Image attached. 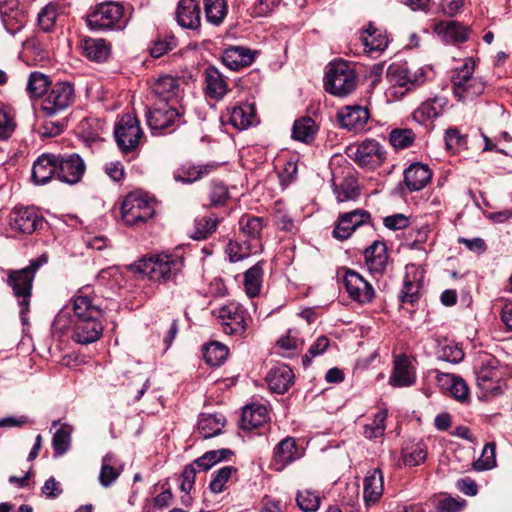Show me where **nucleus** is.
Masks as SVG:
<instances>
[{
    "label": "nucleus",
    "instance_id": "29",
    "mask_svg": "<svg viewBox=\"0 0 512 512\" xmlns=\"http://www.w3.org/2000/svg\"><path fill=\"white\" fill-rule=\"evenodd\" d=\"M415 382L411 363L405 355H399L394 360L393 373L390 383L395 387L410 386Z\"/></svg>",
    "mask_w": 512,
    "mask_h": 512
},
{
    "label": "nucleus",
    "instance_id": "6",
    "mask_svg": "<svg viewBox=\"0 0 512 512\" xmlns=\"http://www.w3.org/2000/svg\"><path fill=\"white\" fill-rule=\"evenodd\" d=\"M146 121L152 131H163L185 123L184 109L181 105L159 103L146 113Z\"/></svg>",
    "mask_w": 512,
    "mask_h": 512
},
{
    "label": "nucleus",
    "instance_id": "42",
    "mask_svg": "<svg viewBox=\"0 0 512 512\" xmlns=\"http://www.w3.org/2000/svg\"><path fill=\"white\" fill-rule=\"evenodd\" d=\"M361 38L364 46L368 48L369 52H382L388 46L387 36L372 24L368 25Z\"/></svg>",
    "mask_w": 512,
    "mask_h": 512
},
{
    "label": "nucleus",
    "instance_id": "56",
    "mask_svg": "<svg viewBox=\"0 0 512 512\" xmlns=\"http://www.w3.org/2000/svg\"><path fill=\"white\" fill-rule=\"evenodd\" d=\"M296 502L304 512L316 511L320 506V498L311 490H302L297 493Z\"/></svg>",
    "mask_w": 512,
    "mask_h": 512
},
{
    "label": "nucleus",
    "instance_id": "54",
    "mask_svg": "<svg viewBox=\"0 0 512 512\" xmlns=\"http://www.w3.org/2000/svg\"><path fill=\"white\" fill-rule=\"evenodd\" d=\"M484 86V82L480 78L473 76L463 87L458 88L454 94L459 100H465L482 94Z\"/></svg>",
    "mask_w": 512,
    "mask_h": 512
},
{
    "label": "nucleus",
    "instance_id": "25",
    "mask_svg": "<svg viewBox=\"0 0 512 512\" xmlns=\"http://www.w3.org/2000/svg\"><path fill=\"white\" fill-rule=\"evenodd\" d=\"M176 19L181 27L187 29H198L201 16L200 7L196 0H180L177 6Z\"/></svg>",
    "mask_w": 512,
    "mask_h": 512
},
{
    "label": "nucleus",
    "instance_id": "48",
    "mask_svg": "<svg viewBox=\"0 0 512 512\" xmlns=\"http://www.w3.org/2000/svg\"><path fill=\"white\" fill-rule=\"evenodd\" d=\"M71 427L67 424L61 425V427L54 433L52 438V446L54 454L61 456L65 454L70 448L71 442Z\"/></svg>",
    "mask_w": 512,
    "mask_h": 512
},
{
    "label": "nucleus",
    "instance_id": "14",
    "mask_svg": "<svg viewBox=\"0 0 512 512\" xmlns=\"http://www.w3.org/2000/svg\"><path fill=\"white\" fill-rule=\"evenodd\" d=\"M184 81L176 76L164 75L159 77L152 86L153 93L162 101L180 105L184 93Z\"/></svg>",
    "mask_w": 512,
    "mask_h": 512
},
{
    "label": "nucleus",
    "instance_id": "28",
    "mask_svg": "<svg viewBox=\"0 0 512 512\" xmlns=\"http://www.w3.org/2000/svg\"><path fill=\"white\" fill-rule=\"evenodd\" d=\"M254 61V54L250 49L241 46H230L222 54L223 64L231 70L251 65Z\"/></svg>",
    "mask_w": 512,
    "mask_h": 512
},
{
    "label": "nucleus",
    "instance_id": "22",
    "mask_svg": "<svg viewBox=\"0 0 512 512\" xmlns=\"http://www.w3.org/2000/svg\"><path fill=\"white\" fill-rule=\"evenodd\" d=\"M53 176L57 177V158L54 153H44L33 163L32 180L36 185L47 184Z\"/></svg>",
    "mask_w": 512,
    "mask_h": 512
},
{
    "label": "nucleus",
    "instance_id": "47",
    "mask_svg": "<svg viewBox=\"0 0 512 512\" xmlns=\"http://www.w3.org/2000/svg\"><path fill=\"white\" fill-rule=\"evenodd\" d=\"M240 230L250 238H260L265 226L263 217L243 215L239 220Z\"/></svg>",
    "mask_w": 512,
    "mask_h": 512
},
{
    "label": "nucleus",
    "instance_id": "11",
    "mask_svg": "<svg viewBox=\"0 0 512 512\" xmlns=\"http://www.w3.org/2000/svg\"><path fill=\"white\" fill-rule=\"evenodd\" d=\"M57 179L63 183L74 185L81 181L86 164L77 153L56 154Z\"/></svg>",
    "mask_w": 512,
    "mask_h": 512
},
{
    "label": "nucleus",
    "instance_id": "50",
    "mask_svg": "<svg viewBox=\"0 0 512 512\" xmlns=\"http://www.w3.org/2000/svg\"><path fill=\"white\" fill-rule=\"evenodd\" d=\"M49 84L48 76L40 72H32L27 82V91L31 97L45 96Z\"/></svg>",
    "mask_w": 512,
    "mask_h": 512
},
{
    "label": "nucleus",
    "instance_id": "19",
    "mask_svg": "<svg viewBox=\"0 0 512 512\" xmlns=\"http://www.w3.org/2000/svg\"><path fill=\"white\" fill-rule=\"evenodd\" d=\"M477 386L486 394L497 395L501 393L498 385L500 374L494 365V360L481 362L479 367L475 368Z\"/></svg>",
    "mask_w": 512,
    "mask_h": 512
},
{
    "label": "nucleus",
    "instance_id": "17",
    "mask_svg": "<svg viewBox=\"0 0 512 512\" xmlns=\"http://www.w3.org/2000/svg\"><path fill=\"white\" fill-rule=\"evenodd\" d=\"M370 118L367 108L353 105L345 106L337 112L340 126L348 131H362Z\"/></svg>",
    "mask_w": 512,
    "mask_h": 512
},
{
    "label": "nucleus",
    "instance_id": "23",
    "mask_svg": "<svg viewBox=\"0 0 512 512\" xmlns=\"http://www.w3.org/2000/svg\"><path fill=\"white\" fill-rule=\"evenodd\" d=\"M204 91L209 98L219 101L229 91L228 83L223 74L214 66H209L204 71Z\"/></svg>",
    "mask_w": 512,
    "mask_h": 512
},
{
    "label": "nucleus",
    "instance_id": "45",
    "mask_svg": "<svg viewBox=\"0 0 512 512\" xmlns=\"http://www.w3.org/2000/svg\"><path fill=\"white\" fill-rule=\"evenodd\" d=\"M427 457V451L422 443L407 445L402 450L403 463L406 466L414 467L422 464Z\"/></svg>",
    "mask_w": 512,
    "mask_h": 512
},
{
    "label": "nucleus",
    "instance_id": "4",
    "mask_svg": "<svg viewBox=\"0 0 512 512\" xmlns=\"http://www.w3.org/2000/svg\"><path fill=\"white\" fill-rule=\"evenodd\" d=\"M46 262L47 257L41 255L25 268L8 271L7 284L12 288L14 295L20 299L21 314L28 310L35 273Z\"/></svg>",
    "mask_w": 512,
    "mask_h": 512
},
{
    "label": "nucleus",
    "instance_id": "58",
    "mask_svg": "<svg viewBox=\"0 0 512 512\" xmlns=\"http://www.w3.org/2000/svg\"><path fill=\"white\" fill-rule=\"evenodd\" d=\"M450 380V393L458 401L464 402L469 398V388L464 379L458 376L446 375Z\"/></svg>",
    "mask_w": 512,
    "mask_h": 512
},
{
    "label": "nucleus",
    "instance_id": "55",
    "mask_svg": "<svg viewBox=\"0 0 512 512\" xmlns=\"http://www.w3.org/2000/svg\"><path fill=\"white\" fill-rule=\"evenodd\" d=\"M334 193L339 202H346L355 200L359 196V189L354 180L345 179L334 187Z\"/></svg>",
    "mask_w": 512,
    "mask_h": 512
},
{
    "label": "nucleus",
    "instance_id": "20",
    "mask_svg": "<svg viewBox=\"0 0 512 512\" xmlns=\"http://www.w3.org/2000/svg\"><path fill=\"white\" fill-rule=\"evenodd\" d=\"M222 118L238 130L247 129L256 119L255 106L248 102L233 105L227 108Z\"/></svg>",
    "mask_w": 512,
    "mask_h": 512
},
{
    "label": "nucleus",
    "instance_id": "34",
    "mask_svg": "<svg viewBox=\"0 0 512 512\" xmlns=\"http://www.w3.org/2000/svg\"><path fill=\"white\" fill-rule=\"evenodd\" d=\"M421 279L418 276V272L407 271L403 285L399 293V300L401 303H409L414 305L420 298Z\"/></svg>",
    "mask_w": 512,
    "mask_h": 512
},
{
    "label": "nucleus",
    "instance_id": "30",
    "mask_svg": "<svg viewBox=\"0 0 512 512\" xmlns=\"http://www.w3.org/2000/svg\"><path fill=\"white\" fill-rule=\"evenodd\" d=\"M318 130L319 126L312 117L303 116L295 120L292 127V138L310 144L314 141Z\"/></svg>",
    "mask_w": 512,
    "mask_h": 512
},
{
    "label": "nucleus",
    "instance_id": "15",
    "mask_svg": "<svg viewBox=\"0 0 512 512\" xmlns=\"http://www.w3.org/2000/svg\"><path fill=\"white\" fill-rule=\"evenodd\" d=\"M344 285L349 296L360 304L370 303L375 297V290L359 273L347 270Z\"/></svg>",
    "mask_w": 512,
    "mask_h": 512
},
{
    "label": "nucleus",
    "instance_id": "64",
    "mask_svg": "<svg viewBox=\"0 0 512 512\" xmlns=\"http://www.w3.org/2000/svg\"><path fill=\"white\" fill-rule=\"evenodd\" d=\"M71 325V320L68 312L60 311L52 323V331L54 334L63 335L68 331Z\"/></svg>",
    "mask_w": 512,
    "mask_h": 512
},
{
    "label": "nucleus",
    "instance_id": "36",
    "mask_svg": "<svg viewBox=\"0 0 512 512\" xmlns=\"http://www.w3.org/2000/svg\"><path fill=\"white\" fill-rule=\"evenodd\" d=\"M65 13V7L59 2H49L38 13V25L44 32H51L57 19Z\"/></svg>",
    "mask_w": 512,
    "mask_h": 512
},
{
    "label": "nucleus",
    "instance_id": "40",
    "mask_svg": "<svg viewBox=\"0 0 512 512\" xmlns=\"http://www.w3.org/2000/svg\"><path fill=\"white\" fill-rule=\"evenodd\" d=\"M178 45L177 38L169 32L158 33L151 41L149 53L153 58H160L168 52L174 50Z\"/></svg>",
    "mask_w": 512,
    "mask_h": 512
},
{
    "label": "nucleus",
    "instance_id": "5",
    "mask_svg": "<svg viewBox=\"0 0 512 512\" xmlns=\"http://www.w3.org/2000/svg\"><path fill=\"white\" fill-rule=\"evenodd\" d=\"M92 30H122L126 26L124 7L117 2L101 3L87 16Z\"/></svg>",
    "mask_w": 512,
    "mask_h": 512
},
{
    "label": "nucleus",
    "instance_id": "13",
    "mask_svg": "<svg viewBox=\"0 0 512 512\" xmlns=\"http://www.w3.org/2000/svg\"><path fill=\"white\" fill-rule=\"evenodd\" d=\"M44 218L33 206L15 207L9 215V224L12 230L32 234L43 225Z\"/></svg>",
    "mask_w": 512,
    "mask_h": 512
},
{
    "label": "nucleus",
    "instance_id": "35",
    "mask_svg": "<svg viewBox=\"0 0 512 512\" xmlns=\"http://www.w3.org/2000/svg\"><path fill=\"white\" fill-rule=\"evenodd\" d=\"M364 491L363 496L365 502H376L383 493V476L380 469H373L369 471L364 478Z\"/></svg>",
    "mask_w": 512,
    "mask_h": 512
},
{
    "label": "nucleus",
    "instance_id": "63",
    "mask_svg": "<svg viewBox=\"0 0 512 512\" xmlns=\"http://www.w3.org/2000/svg\"><path fill=\"white\" fill-rule=\"evenodd\" d=\"M439 359L450 363H458L463 357V351L454 345H444L438 354Z\"/></svg>",
    "mask_w": 512,
    "mask_h": 512
},
{
    "label": "nucleus",
    "instance_id": "3",
    "mask_svg": "<svg viewBox=\"0 0 512 512\" xmlns=\"http://www.w3.org/2000/svg\"><path fill=\"white\" fill-rule=\"evenodd\" d=\"M358 79L353 66L345 60H336L329 64L324 77V88L337 97L350 95L357 87Z\"/></svg>",
    "mask_w": 512,
    "mask_h": 512
},
{
    "label": "nucleus",
    "instance_id": "10",
    "mask_svg": "<svg viewBox=\"0 0 512 512\" xmlns=\"http://www.w3.org/2000/svg\"><path fill=\"white\" fill-rule=\"evenodd\" d=\"M114 135L118 147L121 151L127 153L137 147L143 132L137 118L134 115L125 114L117 122Z\"/></svg>",
    "mask_w": 512,
    "mask_h": 512
},
{
    "label": "nucleus",
    "instance_id": "32",
    "mask_svg": "<svg viewBox=\"0 0 512 512\" xmlns=\"http://www.w3.org/2000/svg\"><path fill=\"white\" fill-rule=\"evenodd\" d=\"M446 105L444 97H434L424 101L414 112L413 118L419 123L437 118Z\"/></svg>",
    "mask_w": 512,
    "mask_h": 512
},
{
    "label": "nucleus",
    "instance_id": "61",
    "mask_svg": "<svg viewBox=\"0 0 512 512\" xmlns=\"http://www.w3.org/2000/svg\"><path fill=\"white\" fill-rule=\"evenodd\" d=\"M236 471L233 466H225L218 470L215 477L210 482V490L213 493H221L224 490L225 483L231 477L232 472Z\"/></svg>",
    "mask_w": 512,
    "mask_h": 512
},
{
    "label": "nucleus",
    "instance_id": "2",
    "mask_svg": "<svg viewBox=\"0 0 512 512\" xmlns=\"http://www.w3.org/2000/svg\"><path fill=\"white\" fill-rule=\"evenodd\" d=\"M183 268V256L168 252L145 256L131 266L134 272L143 274L159 284L176 283L182 275Z\"/></svg>",
    "mask_w": 512,
    "mask_h": 512
},
{
    "label": "nucleus",
    "instance_id": "26",
    "mask_svg": "<svg viewBox=\"0 0 512 512\" xmlns=\"http://www.w3.org/2000/svg\"><path fill=\"white\" fill-rule=\"evenodd\" d=\"M365 263L370 272L382 274L388 263L387 247L384 242L376 240L364 252Z\"/></svg>",
    "mask_w": 512,
    "mask_h": 512
},
{
    "label": "nucleus",
    "instance_id": "7",
    "mask_svg": "<svg viewBox=\"0 0 512 512\" xmlns=\"http://www.w3.org/2000/svg\"><path fill=\"white\" fill-rule=\"evenodd\" d=\"M75 100L74 85L70 82H57L44 96L41 110L47 117H53L68 109Z\"/></svg>",
    "mask_w": 512,
    "mask_h": 512
},
{
    "label": "nucleus",
    "instance_id": "39",
    "mask_svg": "<svg viewBox=\"0 0 512 512\" xmlns=\"http://www.w3.org/2000/svg\"><path fill=\"white\" fill-rule=\"evenodd\" d=\"M263 261L257 262L244 274V287L248 297L253 298L260 294L263 280Z\"/></svg>",
    "mask_w": 512,
    "mask_h": 512
},
{
    "label": "nucleus",
    "instance_id": "46",
    "mask_svg": "<svg viewBox=\"0 0 512 512\" xmlns=\"http://www.w3.org/2000/svg\"><path fill=\"white\" fill-rule=\"evenodd\" d=\"M228 348L219 343L211 342L204 347L203 357L210 366H220L228 356Z\"/></svg>",
    "mask_w": 512,
    "mask_h": 512
},
{
    "label": "nucleus",
    "instance_id": "8",
    "mask_svg": "<svg viewBox=\"0 0 512 512\" xmlns=\"http://www.w3.org/2000/svg\"><path fill=\"white\" fill-rule=\"evenodd\" d=\"M346 154L360 167L374 169L386 159V151L375 139H366L360 144L347 147Z\"/></svg>",
    "mask_w": 512,
    "mask_h": 512
},
{
    "label": "nucleus",
    "instance_id": "31",
    "mask_svg": "<svg viewBox=\"0 0 512 512\" xmlns=\"http://www.w3.org/2000/svg\"><path fill=\"white\" fill-rule=\"evenodd\" d=\"M83 55L94 62H104L110 55L111 47L102 38L86 37L82 40Z\"/></svg>",
    "mask_w": 512,
    "mask_h": 512
},
{
    "label": "nucleus",
    "instance_id": "24",
    "mask_svg": "<svg viewBox=\"0 0 512 512\" xmlns=\"http://www.w3.org/2000/svg\"><path fill=\"white\" fill-rule=\"evenodd\" d=\"M266 382L271 391L283 394L293 385L294 373L288 365H277L268 372Z\"/></svg>",
    "mask_w": 512,
    "mask_h": 512
},
{
    "label": "nucleus",
    "instance_id": "38",
    "mask_svg": "<svg viewBox=\"0 0 512 512\" xmlns=\"http://www.w3.org/2000/svg\"><path fill=\"white\" fill-rule=\"evenodd\" d=\"M269 420V413L265 406L246 407L242 413V428L245 430L256 429Z\"/></svg>",
    "mask_w": 512,
    "mask_h": 512
},
{
    "label": "nucleus",
    "instance_id": "53",
    "mask_svg": "<svg viewBox=\"0 0 512 512\" xmlns=\"http://www.w3.org/2000/svg\"><path fill=\"white\" fill-rule=\"evenodd\" d=\"M445 145L446 149L451 153H457L467 145V135L461 134V132L451 127L445 131Z\"/></svg>",
    "mask_w": 512,
    "mask_h": 512
},
{
    "label": "nucleus",
    "instance_id": "57",
    "mask_svg": "<svg viewBox=\"0 0 512 512\" xmlns=\"http://www.w3.org/2000/svg\"><path fill=\"white\" fill-rule=\"evenodd\" d=\"M386 411H379L374 416L371 423L364 426V435L368 439L381 437L385 431Z\"/></svg>",
    "mask_w": 512,
    "mask_h": 512
},
{
    "label": "nucleus",
    "instance_id": "59",
    "mask_svg": "<svg viewBox=\"0 0 512 512\" xmlns=\"http://www.w3.org/2000/svg\"><path fill=\"white\" fill-rule=\"evenodd\" d=\"M209 197L210 206H223L229 199L228 188L222 182L214 181L211 184V191Z\"/></svg>",
    "mask_w": 512,
    "mask_h": 512
},
{
    "label": "nucleus",
    "instance_id": "12",
    "mask_svg": "<svg viewBox=\"0 0 512 512\" xmlns=\"http://www.w3.org/2000/svg\"><path fill=\"white\" fill-rule=\"evenodd\" d=\"M218 318L223 331L229 335L241 336L246 331V310L237 302H230L219 310Z\"/></svg>",
    "mask_w": 512,
    "mask_h": 512
},
{
    "label": "nucleus",
    "instance_id": "37",
    "mask_svg": "<svg viewBox=\"0 0 512 512\" xmlns=\"http://www.w3.org/2000/svg\"><path fill=\"white\" fill-rule=\"evenodd\" d=\"M217 168L214 164L183 165L174 173V179L185 184L193 183L211 173Z\"/></svg>",
    "mask_w": 512,
    "mask_h": 512
},
{
    "label": "nucleus",
    "instance_id": "33",
    "mask_svg": "<svg viewBox=\"0 0 512 512\" xmlns=\"http://www.w3.org/2000/svg\"><path fill=\"white\" fill-rule=\"evenodd\" d=\"M298 457V448L294 438L286 437L274 448V461L279 465L278 470L283 469Z\"/></svg>",
    "mask_w": 512,
    "mask_h": 512
},
{
    "label": "nucleus",
    "instance_id": "51",
    "mask_svg": "<svg viewBox=\"0 0 512 512\" xmlns=\"http://www.w3.org/2000/svg\"><path fill=\"white\" fill-rule=\"evenodd\" d=\"M474 69L475 62L472 58L465 59L463 65L456 69L451 77L454 93L473 77Z\"/></svg>",
    "mask_w": 512,
    "mask_h": 512
},
{
    "label": "nucleus",
    "instance_id": "43",
    "mask_svg": "<svg viewBox=\"0 0 512 512\" xmlns=\"http://www.w3.org/2000/svg\"><path fill=\"white\" fill-rule=\"evenodd\" d=\"M204 11L207 22L219 26L227 14L225 0H204Z\"/></svg>",
    "mask_w": 512,
    "mask_h": 512
},
{
    "label": "nucleus",
    "instance_id": "21",
    "mask_svg": "<svg viewBox=\"0 0 512 512\" xmlns=\"http://www.w3.org/2000/svg\"><path fill=\"white\" fill-rule=\"evenodd\" d=\"M388 75L391 82L406 87L407 90L416 85H420L425 80V74L422 69L412 71L407 64H392L388 68Z\"/></svg>",
    "mask_w": 512,
    "mask_h": 512
},
{
    "label": "nucleus",
    "instance_id": "1",
    "mask_svg": "<svg viewBox=\"0 0 512 512\" xmlns=\"http://www.w3.org/2000/svg\"><path fill=\"white\" fill-rule=\"evenodd\" d=\"M71 302L76 318L73 340L80 344H90L99 340L104 330V312L98 297L89 287H84L78 290Z\"/></svg>",
    "mask_w": 512,
    "mask_h": 512
},
{
    "label": "nucleus",
    "instance_id": "49",
    "mask_svg": "<svg viewBox=\"0 0 512 512\" xmlns=\"http://www.w3.org/2000/svg\"><path fill=\"white\" fill-rule=\"evenodd\" d=\"M416 135L409 128H396L389 134V141L396 149H406L415 142Z\"/></svg>",
    "mask_w": 512,
    "mask_h": 512
},
{
    "label": "nucleus",
    "instance_id": "9",
    "mask_svg": "<svg viewBox=\"0 0 512 512\" xmlns=\"http://www.w3.org/2000/svg\"><path fill=\"white\" fill-rule=\"evenodd\" d=\"M154 213V208L147 199L133 193L127 195L121 204L122 219L130 226L144 224Z\"/></svg>",
    "mask_w": 512,
    "mask_h": 512
},
{
    "label": "nucleus",
    "instance_id": "62",
    "mask_svg": "<svg viewBox=\"0 0 512 512\" xmlns=\"http://www.w3.org/2000/svg\"><path fill=\"white\" fill-rule=\"evenodd\" d=\"M66 128L65 120H46L41 125L39 133L42 137H55L60 135Z\"/></svg>",
    "mask_w": 512,
    "mask_h": 512
},
{
    "label": "nucleus",
    "instance_id": "60",
    "mask_svg": "<svg viewBox=\"0 0 512 512\" xmlns=\"http://www.w3.org/2000/svg\"><path fill=\"white\" fill-rule=\"evenodd\" d=\"M329 344V339L326 336L318 337L317 340L310 346L308 352L303 356V365L308 366L314 357L323 354L329 347Z\"/></svg>",
    "mask_w": 512,
    "mask_h": 512
},
{
    "label": "nucleus",
    "instance_id": "44",
    "mask_svg": "<svg viewBox=\"0 0 512 512\" xmlns=\"http://www.w3.org/2000/svg\"><path fill=\"white\" fill-rule=\"evenodd\" d=\"M112 460V454H106L102 458V465L98 476V480L100 485L105 488L112 486L122 472L120 468L112 465Z\"/></svg>",
    "mask_w": 512,
    "mask_h": 512
},
{
    "label": "nucleus",
    "instance_id": "41",
    "mask_svg": "<svg viewBox=\"0 0 512 512\" xmlns=\"http://www.w3.org/2000/svg\"><path fill=\"white\" fill-rule=\"evenodd\" d=\"M225 425V417L221 414L202 416L198 421V430L204 439L219 435Z\"/></svg>",
    "mask_w": 512,
    "mask_h": 512
},
{
    "label": "nucleus",
    "instance_id": "52",
    "mask_svg": "<svg viewBox=\"0 0 512 512\" xmlns=\"http://www.w3.org/2000/svg\"><path fill=\"white\" fill-rule=\"evenodd\" d=\"M218 219L211 216H202L195 220V231L192 237L196 240L206 239L217 227Z\"/></svg>",
    "mask_w": 512,
    "mask_h": 512
},
{
    "label": "nucleus",
    "instance_id": "18",
    "mask_svg": "<svg viewBox=\"0 0 512 512\" xmlns=\"http://www.w3.org/2000/svg\"><path fill=\"white\" fill-rule=\"evenodd\" d=\"M433 31L443 42L459 44L468 40L470 28L455 20H441L434 24Z\"/></svg>",
    "mask_w": 512,
    "mask_h": 512
},
{
    "label": "nucleus",
    "instance_id": "27",
    "mask_svg": "<svg viewBox=\"0 0 512 512\" xmlns=\"http://www.w3.org/2000/svg\"><path fill=\"white\" fill-rule=\"evenodd\" d=\"M431 178L432 171L422 163H413L404 171V183L410 192L422 190Z\"/></svg>",
    "mask_w": 512,
    "mask_h": 512
},
{
    "label": "nucleus",
    "instance_id": "16",
    "mask_svg": "<svg viewBox=\"0 0 512 512\" xmlns=\"http://www.w3.org/2000/svg\"><path fill=\"white\" fill-rule=\"evenodd\" d=\"M370 220V213L363 209L343 213L338 218L333 236L338 240H346L359 226L369 223Z\"/></svg>",
    "mask_w": 512,
    "mask_h": 512
}]
</instances>
